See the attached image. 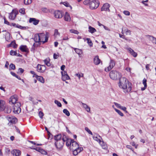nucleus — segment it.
<instances>
[{
  "label": "nucleus",
  "mask_w": 156,
  "mask_h": 156,
  "mask_svg": "<svg viewBox=\"0 0 156 156\" xmlns=\"http://www.w3.org/2000/svg\"><path fill=\"white\" fill-rule=\"evenodd\" d=\"M16 68L15 65L12 63L11 64L9 65V70H10L12 69L14 70Z\"/></svg>",
  "instance_id": "nucleus-37"
},
{
  "label": "nucleus",
  "mask_w": 156,
  "mask_h": 156,
  "mask_svg": "<svg viewBox=\"0 0 156 156\" xmlns=\"http://www.w3.org/2000/svg\"><path fill=\"white\" fill-rule=\"evenodd\" d=\"M58 34H59V33L58 32V30L57 29H55L54 32V35H57Z\"/></svg>",
  "instance_id": "nucleus-62"
},
{
  "label": "nucleus",
  "mask_w": 156,
  "mask_h": 156,
  "mask_svg": "<svg viewBox=\"0 0 156 156\" xmlns=\"http://www.w3.org/2000/svg\"><path fill=\"white\" fill-rule=\"evenodd\" d=\"M114 104L118 108H120V107H121V106L120 105L117 103L116 102H114Z\"/></svg>",
  "instance_id": "nucleus-57"
},
{
  "label": "nucleus",
  "mask_w": 156,
  "mask_h": 156,
  "mask_svg": "<svg viewBox=\"0 0 156 156\" xmlns=\"http://www.w3.org/2000/svg\"><path fill=\"white\" fill-rule=\"evenodd\" d=\"M16 27L22 30H25L26 29V27H23L21 25H20L19 24H17V25Z\"/></svg>",
  "instance_id": "nucleus-46"
},
{
  "label": "nucleus",
  "mask_w": 156,
  "mask_h": 156,
  "mask_svg": "<svg viewBox=\"0 0 156 156\" xmlns=\"http://www.w3.org/2000/svg\"><path fill=\"white\" fill-rule=\"evenodd\" d=\"M40 152L43 154H46L47 153L46 151L42 149L41 150Z\"/></svg>",
  "instance_id": "nucleus-53"
},
{
  "label": "nucleus",
  "mask_w": 156,
  "mask_h": 156,
  "mask_svg": "<svg viewBox=\"0 0 156 156\" xmlns=\"http://www.w3.org/2000/svg\"><path fill=\"white\" fill-rule=\"evenodd\" d=\"M64 20L66 21H70L71 20L70 16L67 12H65L64 17Z\"/></svg>",
  "instance_id": "nucleus-20"
},
{
  "label": "nucleus",
  "mask_w": 156,
  "mask_h": 156,
  "mask_svg": "<svg viewBox=\"0 0 156 156\" xmlns=\"http://www.w3.org/2000/svg\"><path fill=\"white\" fill-rule=\"evenodd\" d=\"M63 112L67 116H69L70 115V113L69 111L66 109H64L63 110Z\"/></svg>",
  "instance_id": "nucleus-35"
},
{
  "label": "nucleus",
  "mask_w": 156,
  "mask_h": 156,
  "mask_svg": "<svg viewBox=\"0 0 156 156\" xmlns=\"http://www.w3.org/2000/svg\"><path fill=\"white\" fill-rule=\"evenodd\" d=\"M99 2L97 0H91L89 3V7L91 9H95L99 6Z\"/></svg>",
  "instance_id": "nucleus-2"
},
{
  "label": "nucleus",
  "mask_w": 156,
  "mask_h": 156,
  "mask_svg": "<svg viewBox=\"0 0 156 156\" xmlns=\"http://www.w3.org/2000/svg\"><path fill=\"white\" fill-rule=\"evenodd\" d=\"M45 39L44 41H42L43 44H44L45 42H46L48 41V38L49 37V33L48 32H46L45 33Z\"/></svg>",
  "instance_id": "nucleus-28"
},
{
  "label": "nucleus",
  "mask_w": 156,
  "mask_h": 156,
  "mask_svg": "<svg viewBox=\"0 0 156 156\" xmlns=\"http://www.w3.org/2000/svg\"><path fill=\"white\" fill-rule=\"evenodd\" d=\"M45 130L46 131H47V132L48 133V136H49V137H50V135H51V134L48 131V128L46 127H45Z\"/></svg>",
  "instance_id": "nucleus-60"
},
{
  "label": "nucleus",
  "mask_w": 156,
  "mask_h": 156,
  "mask_svg": "<svg viewBox=\"0 0 156 156\" xmlns=\"http://www.w3.org/2000/svg\"><path fill=\"white\" fill-rule=\"evenodd\" d=\"M4 23L5 24H7L9 25H10V24L9 22L6 20L5 17L4 18Z\"/></svg>",
  "instance_id": "nucleus-56"
},
{
  "label": "nucleus",
  "mask_w": 156,
  "mask_h": 156,
  "mask_svg": "<svg viewBox=\"0 0 156 156\" xmlns=\"http://www.w3.org/2000/svg\"><path fill=\"white\" fill-rule=\"evenodd\" d=\"M10 54L12 55H18L16 51H13L12 50L10 51Z\"/></svg>",
  "instance_id": "nucleus-45"
},
{
  "label": "nucleus",
  "mask_w": 156,
  "mask_h": 156,
  "mask_svg": "<svg viewBox=\"0 0 156 156\" xmlns=\"http://www.w3.org/2000/svg\"><path fill=\"white\" fill-rule=\"evenodd\" d=\"M39 37L40 38L41 40V42H42V41H43L44 39V38H45V35L44 33H41L39 34Z\"/></svg>",
  "instance_id": "nucleus-31"
},
{
  "label": "nucleus",
  "mask_w": 156,
  "mask_h": 156,
  "mask_svg": "<svg viewBox=\"0 0 156 156\" xmlns=\"http://www.w3.org/2000/svg\"><path fill=\"white\" fill-rule=\"evenodd\" d=\"M58 57V55L56 54L55 53H54L53 55V58L54 59H57Z\"/></svg>",
  "instance_id": "nucleus-61"
},
{
  "label": "nucleus",
  "mask_w": 156,
  "mask_h": 156,
  "mask_svg": "<svg viewBox=\"0 0 156 156\" xmlns=\"http://www.w3.org/2000/svg\"><path fill=\"white\" fill-rule=\"evenodd\" d=\"M74 50L75 52L79 55H80V52L82 51L81 50L77 48H75Z\"/></svg>",
  "instance_id": "nucleus-41"
},
{
  "label": "nucleus",
  "mask_w": 156,
  "mask_h": 156,
  "mask_svg": "<svg viewBox=\"0 0 156 156\" xmlns=\"http://www.w3.org/2000/svg\"><path fill=\"white\" fill-rule=\"evenodd\" d=\"M120 109L123 110V111H125L126 113L127 112L126 110V108L125 107L121 106L120 107Z\"/></svg>",
  "instance_id": "nucleus-54"
},
{
  "label": "nucleus",
  "mask_w": 156,
  "mask_h": 156,
  "mask_svg": "<svg viewBox=\"0 0 156 156\" xmlns=\"http://www.w3.org/2000/svg\"><path fill=\"white\" fill-rule=\"evenodd\" d=\"M86 40L87 41V43L89 45L90 47H92L93 46V43H92L91 41L90 38H87Z\"/></svg>",
  "instance_id": "nucleus-36"
},
{
  "label": "nucleus",
  "mask_w": 156,
  "mask_h": 156,
  "mask_svg": "<svg viewBox=\"0 0 156 156\" xmlns=\"http://www.w3.org/2000/svg\"><path fill=\"white\" fill-rule=\"evenodd\" d=\"M24 71V70L21 68H19L18 69V71L17 72V73H23Z\"/></svg>",
  "instance_id": "nucleus-50"
},
{
  "label": "nucleus",
  "mask_w": 156,
  "mask_h": 156,
  "mask_svg": "<svg viewBox=\"0 0 156 156\" xmlns=\"http://www.w3.org/2000/svg\"><path fill=\"white\" fill-rule=\"evenodd\" d=\"M69 31L72 33H73L77 34H78L79 33V32L78 31L73 29L70 30H69Z\"/></svg>",
  "instance_id": "nucleus-38"
},
{
  "label": "nucleus",
  "mask_w": 156,
  "mask_h": 156,
  "mask_svg": "<svg viewBox=\"0 0 156 156\" xmlns=\"http://www.w3.org/2000/svg\"><path fill=\"white\" fill-rule=\"evenodd\" d=\"M12 154L15 156H19L21 154V151L19 150L14 149L11 152Z\"/></svg>",
  "instance_id": "nucleus-14"
},
{
  "label": "nucleus",
  "mask_w": 156,
  "mask_h": 156,
  "mask_svg": "<svg viewBox=\"0 0 156 156\" xmlns=\"http://www.w3.org/2000/svg\"><path fill=\"white\" fill-rule=\"evenodd\" d=\"M126 33V35L129 34L130 35L131 34V31L129 30H127Z\"/></svg>",
  "instance_id": "nucleus-64"
},
{
  "label": "nucleus",
  "mask_w": 156,
  "mask_h": 156,
  "mask_svg": "<svg viewBox=\"0 0 156 156\" xmlns=\"http://www.w3.org/2000/svg\"><path fill=\"white\" fill-rule=\"evenodd\" d=\"M33 77H36L37 80H38V81H39L41 82L42 83H44V78L41 76H38L37 75L34 76H33Z\"/></svg>",
  "instance_id": "nucleus-22"
},
{
  "label": "nucleus",
  "mask_w": 156,
  "mask_h": 156,
  "mask_svg": "<svg viewBox=\"0 0 156 156\" xmlns=\"http://www.w3.org/2000/svg\"><path fill=\"white\" fill-rule=\"evenodd\" d=\"M80 147L77 143L73 140L70 147V150H76L77 148H80Z\"/></svg>",
  "instance_id": "nucleus-5"
},
{
  "label": "nucleus",
  "mask_w": 156,
  "mask_h": 156,
  "mask_svg": "<svg viewBox=\"0 0 156 156\" xmlns=\"http://www.w3.org/2000/svg\"><path fill=\"white\" fill-rule=\"evenodd\" d=\"M146 36L149 40L151 41L153 43H154L155 41H156V38L153 36L148 35H146Z\"/></svg>",
  "instance_id": "nucleus-23"
},
{
  "label": "nucleus",
  "mask_w": 156,
  "mask_h": 156,
  "mask_svg": "<svg viewBox=\"0 0 156 156\" xmlns=\"http://www.w3.org/2000/svg\"><path fill=\"white\" fill-rule=\"evenodd\" d=\"M128 50L129 53L134 57H136L137 56V53L135 52L132 49L130 48H128Z\"/></svg>",
  "instance_id": "nucleus-26"
},
{
  "label": "nucleus",
  "mask_w": 156,
  "mask_h": 156,
  "mask_svg": "<svg viewBox=\"0 0 156 156\" xmlns=\"http://www.w3.org/2000/svg\"><path fill=\"white\" fill-rule=\"evenodd\" d=\"M85 129L86 131L89 134H91V135H93V134L91 131L88 129V128L87 127H86L85 128Z\"/></svg>",
  "instance_id": "nucleus-47"
},
{
  "label": "nucleus",
  "mask_w": 156,
  "mask_h": 156,
  "mask_svg": "<svg viewBox=\"0 0 156 156\" xmlns=\"http://www.w3.org/2000/svg\"><path fill=\"white\" fill-rule=\"evenodd\" d=\"M62 79L63 81H66V80H68L70 79V77L69 76L68 74L66 75L63 76L62 77Z\"/></svg>",
  "instance_id": "nucleus-34"
},
{
  "label": "nucleus",
  "mask_w": 156,
  "mask_h": 156,
  "mask_svg": "<svg viewBox=\"0 0 156 156\" xmlns=\"http://www.w3.org/2000/svg\"><path fill=\"white\" fill-rule=\"evenodd\" d=\"M20 106L21 104L20 102H17L14 104V106L13 107V112L15 113L19 114L20 112Z\"/></svg>",
  "instance_id": "nucleus-4"
},
{
  "label": "nucleus",
  "mask_w": 156,
  "mask_h": 156,
  "mask_svg": "<svg viewBox=\"0 0 156 156\" xmlns=\"http://www.w3.org/2000/svg\"><path fill=\"white\" fill-rule=\"evenodd\" d=\"M73 140L71 139H67L66 140V145L69 147V146H71V144H72V142H73Z\"/></svg>",
  "instance_id": "nucleus-27"
},
{
  "label": "nucleus",
  "mask_w": 156,
  "mask_h": 156,
  "mask_svg": "<svg viewBox=\"0 0 156 156\" xmlns=\"http://www.w3.org/2000/svg\"><path fill=\"white\" fill-rule=\"evenodd\" d=\"M62 137V135L61 134H59L55 136V139L56 141L62 140L61 139Z\"/></svg>",
  "instance_id": "nucleus-32"
},
{
  "label": "nucleus",
  "mask_w": 156,
  "mask_h": 156,
  "mask_svg": "<svg viewBox=\"0 0 156 156\" xmlns=\"http://www.w3.org/2000/svg\"><path fill=\"white\" fill-rule=\"evenodd\" d=\"M39 22V20H37L35 18H30L29 20V23H32L33 24L35 25L38 24Z\"/></svg>",
  "instance_id": "nucleus-13"
},
{
  "label": "nucleus",
  "mask_w": 156,
  "mask_h": 156,
  "mask_svg": "<svg viewBox=\"0 0 156 156\" xmlns=\"http://www.w3.org/2000/svg\"><path fill=\"white\" fill-rule=\"evenodd\" d=\"M55 17L57 18H61L62 17V12L59 10L55 11L54 12Z\"/></svg>",
  "instance_id": "nucleus-9"
},
{
  "label": "nucleus",
  "mask_w": 156,
  "mask_h": 156,
  "mask_svg": "<svg viewBox=\"0 0 156 156\" xmlns=\"http://www.w3.org/2000/svg\"><path fill=\"white\" fill-rule=\"evenodd\" d=\"M61 73L62 74V76H63L66 75L67 74V72L65 71H64L63 72L62 71L61 72Z\"/></svg>",
  "instance_id": "nucleus-58"
},
{
  "label": "nucleus",
  "mask_w": 156,
  "mask_h": 156,
  "mask_svg": "<svg viewBox=\"0 0 156 156\" xmlns=\"http://www.w3.org/2000/svg\"><path fill=\"white\" fill-rule=\"evenodd\" d=\"M17 14V12L16 11H14L13 10L9 14V18L10 19L12 20H14Z\"/></svg>",
  "instance_id": "nucleus-12"
},
{
  "label": "nucleus",
  "mask_w": 156,
  "mask_h": 156,
  "mask_svg": "<svg viewBox=\"0 0 156 156\" xmlns=\"http://www.w3.org/2000/svg\"><path fill=\"white\" fill-rule=\"evenodd\" d=\"M101 146L103 148L105 149L107 148V146L104 144V142L103 143H101Z\"/></svg>",
  "instance_id": "nucleus-59"
},
{
  "label": "nucleus",
  "mask_w": 156,
  "mask_h": 156,
  "mask_svg": "<svg viewBox=\"0 0 156 156\" xmlns=\"http://www.w3.org/2000/svg\"><path fill=\"white\" fill-rule=\"evenodd\" d=\"M17 101V98L16 97H15L14 96H12L10 98V100H9V103L10 104L11 103L12 104H15V103H17V102H16Z\"/></svg>",
  "instance_id": "nucleus-21"
},
{
  "label": "nucleus",
  "mask_w": 156,
  "mask_h": 156,
  "mask_svg": "<svg viewBox=\"0 0 156 156\" xmlns=\"http://www.w3.org/2000/svg\"><path fill=\"white\" fill-rule=\"evenodd\" d=\"M41 42H39V43H37L35 44V43H34L33 44V47H34L35 48H36L37 47L39 46L41 44Z\"/></svg>",
  "instance_id": "nucleus-48"
},
{
  "label": "nucleus",
  "mask_w": 156,
  "mask_h": 156,
  "mask_svg": "<svg viewBox=\"0 0 156 156\" xmlns=\"http://www.w3.org/2000/svg\"><path fill=\"white\" fill-rule=\"evenodd\" d=\"M63 4L64 5L67 7H70L71 9H72V6L70 5L69 3L66 2H63Z\"/></svg>",
  "instance_id": "nucleus-42"
},
{
  "label": "nucleus",
  "mask_w": 156,
  "mask_h": 156,
  "mask_svg": "<svg viewBox=\"0 0 156 156\" xmlns=\"http://www.w3.org/2000/svg\"><path fill=\"white\" fill-rule=\"evenodd\" d=\"M115 111L121 116H123L124 115L123 113L122 112L120 111L119 110L117 109L116 108H115Z\"/></svg>",
  "instance_id": "nucleus-39"
},
{
  "label": "nucleus",
  "mask_w": 156,
  "mask_h": 156,
  "mask_svg": "<svg viewBox=\"0 0 156 156\" xmlns=\"http://www.w3.org/2000/svg\"><path fill=\"white\" fill-rule=\"evenodd\" d=\"M93 138L94 140L97 141L98 142H99L100 144H101V143H103V141H101V140H100V139H99L98 138V134H95L94 136H93Z\"/></svg>",
  "instance_id": "nucleus-25"
},
{
  "label": "nucleus",
  "mask_w": 156,
  "mask_h": 156,
  "mask_svg": "<svg viewBox=\"0 0 156 156\" xmlns=\"http://www.w3.org/2000/svg\"><path fill=\"white\" fill-rule=\"evenodd\" d=\"M37 70L38 72L43 73L46 70V67L45 65L38 64L37 67Z\"/></svg>",
  "instance_id": "nucleus-7"
},
{
  "label": "nucleus",
  "mask_w": 156,
  "mask_h": 156,
  "mask_svg": "<svg viewBox=\"0 0 156 156\" xmlns=\"http://www.w3.org/2000/svg\"><path fill=\"white\" fill-rule=\"evenodd\" d=\"M20 50L23 52L27 53L29 52V49L26 45H21L20 48Z\"/></svg>",
  "instance_id": "nucleus-16"
},
{
  "label": "nucleus",
  "mask_w": 156,
  "mask_h": 156,
  "mask_svg": "<svg viewBox=\"0 0 156 156\" xmlns=\"http://www.w3.org/2000/svg\"><path fill=\"white\" fill-rule=\"evenodd\" d=\"M63 144L64 143L62 140L56 141L55 143V145L57 149L59 150L61 149Z\"/></svg>",
  "instance_id": "nucleus-6"
},
{
  "label": "nucleus",
  "mask_w": 156,
  "mask_h": 156,
  "mask_svg": "<svg viewBox=\"0 0 156 156\" xmlns=\"http://www.w3.org/2000/svg\"><path fill=\"white\" fill-rule=\"evenodd\" d=\"M109 76L110 78L113 80H116L120 77L119 73L116 70L111 71Z\"/></svg>",
  "instance_id": "nucleus-3"
},
{
  "label": "nucleus",
  "mask_w": 156,
  "mask_h": 156,
  "mask_svg": "<svg viewBox=\"0 0 156 156\" xmlns=\"http://www.w3.org/2000/svg\"><path fill=\"white\" fill-rule=\"evenodd\" d=\"M115 63L114 60L111 59L110 63V65L109 66L105 69V70L106 72H108L110 71L115 66Z\"/></svg>",
  "instance_id": "nucleus-8"
},
{
  "label": "nucleus",
  "mask_w": 156,
  "mask_h": 156,
  "mask_svg": "<svg viewBox=\"0 0 156 156\" xmlns=\"http://www.w3.org/2000/svg\"><path fill=\"white\" fill-rule=\"evenodd\" d=\"M83 107L86 109V111L88 112H90V108L86 104L82 103Z\"/></svg>",
  "instance_id": "nucleus-29"
},
{
  "label": "nucleus",
  "mask_w": 156,
  "mask_h": 156,
  "mask_svg": "<svg viewBox=\"0 0 156 156\" xmlns=\"http://www.w3.org/2000/svg\"><path fill=\"white\" fill-rule=\"evenodd\" d=\"M101 60L99 58L98 56H96L94 58V62L95 65H98L100 62Z\"/></svg>",
  "instance_id": "nucleus-19"
},
{
  "label": "nucleus",
  "mask_w": 156,
  "mask_h": 156,
  "mask_svg": "<svg viewBox=\"0 0 156 156\" xmlns=\"http://www.w3.org/2000/svg\"><path fill=\"white\" fill-rule=\"evenodd\" d=\"M13 46L14 48H16L17 46V45L16 44L15 41H12L9 44V46Z\"/></svg>",
  "instance_id": "nucleus-33"
},
{
  "label": "nucleus",
  "mask_w": 156,
  "mask_h": 156,
  "mask_svg": "<svg viewBox=\"0 0 156 156\" xmlns=\"http://www.w3.org/2000/svg\"><path fill=\"white\" fill-rule=\"evenodd\" d=\"M24 3L25 5H28L32 2V0H24Z\"/></svg>",
  "instance_id": "nucleus-43"
},
{
  "label": "nucleus",
  "mask_w": 156,
  "mask_h": 156,
  "mask_svg": "<svg viewBox=\"0 0 156 156\" xmlns=\"http://www.w3.org/2000/svg\"><path fill=\"white\" fill-rule=\"evenodd\" d=\"M3 111H4L5 113H9L11 111V108L9 106H5L4 108Z\"/></svg>",
  "instance_id": "nucleus-24"
},
{
  "label": "nucleus",
  "mask_w": 156,
  "mask_h": 156,
  "mask_svg": "<svg viewBox=\"0 0 156 156\" xmlns=\"http://www.w3.org/2000/svg\"><path fill=\"white\" fill-rule=\"evenodd\" d=\"M19 12L23 15L25 14V9L24 8H21L19 9Z\"/></svg>",
  "instance_id": "nucleus-44"
},
{
  "label": "nucleus",
  "mask_w": 156,
  "mask_h": 156,
  "mask_svg": "<svg viewBox=\"0 0 156 156\" xmlns=\"http://www.w3.org/2000/svg\"><path fill=\"white\" fill-rule=\"evenodd\" d=\"M44 115L43 112L41 111H40L39 113V116L41 118H42Z\"/></svg>",
  "instance_id": "nucleus-52"
},
{
  "label": "nucleus",
  "mask_w": 156,
  "mask_h": 156,
  "mask_svg": "<svg viewBox=\"0 0 156 156\" xmlns=\"http://www.w3.org/2000/svg\"><path fill=\"white\" fill-rule=\"evenodd\" d=\"M5 102L2 100H0V111H3L4 108L5 107Z\"/></svg>",
  "instance_id": "nucleus-18"
},
{
  "label": "nucleus",
  "mask_w": 156,
  "mask_h": 156,
  "mask_svg": "<svg viewBox=\"0 0 156 156\" xmlns=\"http://www.w3.org/2000/svg\"><path fill=\"white\" fill-rule=\"evenodd\" d=\"M34 149L36 150V151H37L40 152V151L41 150V149L40 147H37L36 148H34Z\"/></svg>",
  "instance_id": "nucleus-63"
},
{
  "label": "nucleus",
  "mask_w": 156,
  "mask_h": 156,
  "mask_svg": "<svg viewBox=\"0 0 156 156\" xmlns=\"http://www.w3.org/2000/svg\"><path fill=\"white\" fill-rule=\"evenodd\" d=\"M119 86L122 88L123 92L128 93L130 92L132 90V87L128 80L125 77H122L119 79Z\"/></svg>",
  "instance_id": "nucleus-1"
},
{
  "label": "nucleus",
  "mask_w": 156,
  "mask_h": 156,
  "mask_svg": "<svg viewBox=\"0 0 156 156\" xmlns=\"http://www.w3.org/2000/svg\"><path fill=\"white\" fill-rule=\"evenodd\" d=\"M7 118L8 121L12 123L15 124L17 122V119L16 118L13 117L12 116H7Z\"/></svg>",
  "instance_id": "nucleus-11"
},
{
  "label": "nucleus",
  "mask_w": 156,
  "mask_h": 156,
  "mask_svg": "<svg viewBox=\"0 0 156 156\" xmlns=\"http://www.w3.org/2000/svg\"><path fill=\"white\" fill-rule=\"evenodd\" d=\"M83 149L82 147H80V148H77L76 150H71L73 151V154L74 155H77L78 154L80 153L81 151H83Z\"/></svg>",
  "instance_id": "nucleus-15"
},
{
  "label": "nucleus",
  "mask_w": 156,
  "mask_h": 156,
  "mask_svg": "<svg viewBox=\"0 0 156 156\" xmlns=\"http://www.w3.org/2000/svg\"><path fill=\"white\" fill-rule=\"evenodd\" d=\"M123 13L126 15L129 16L130 15V12L128 11H124L123 12Z\"/></svg>",
  "instance_id": "nucleus-55"
},
{
  "label": "nucleus",
  "mask_w": 156,
  "mask_h": 156,
  "mask_svg": "<svg viewBox=\"0 0 156 156\" xmlns=\"http://www.w3.org/2000/svg\"><path fill=\"white\" fill-rule=\"evenodd\" d=\"M39 36V34H36L34 35L33 39L35 42L39 43V42H41Z\"/></svg>",
  "instance_id": "nucleus-17"
},
{
  "label": "nucleus",
  "mask_w": 156,
  "mask_h": 156,
  "mask_svg": "<svg viewBox=\"0 0 156 156\" xmlns=\"http://www.w3.org/2000/svg\"><path fill=\"white\" fill-rule=\"evenodd\" d=\"M96 31V30L94 27L90 26L89 27V32L93 34Z\"/></svg>",
  "instance_id": "nucleus-30"
},
{
  "label": "nucleus",
  "mask_w": 156,
  "mask_h": 156,
  "mask_svg": "<svg viewBox=\"0 0 156 156\" xmlns=\"http://www.w3.org/2000/svg\"><path fill=\"white\" fill-rule=\"evenodd\" d=\"M143 84H144V86L145 87H147V80L146 79L144 78L143 80Z\"/></svg>",
  "instance_id": "nucleus-51"
},
{
  "label": "nucleus",
  "mask_w": 156,
  "mask_h": 156,
  "mask_svg": "<svg viewBox=\"0 0 156 156\" xmlns=\"http://www.w3.org/2000/svg\"><path fill=\"white\" fill-rule=\"evenodd\" d=\"M110 5L108 3H106L104 4L101 9V11H108L110 12V10L109 9Z\"/></svg>",
  "instance_id": "nucleus-10"
},
{
  "label": "nucleus",
  "mask_w": 156,
  "mask_h": 156,
  "mask_svg": "<svg viewBox=\"0 0 156 156\" xmlns=\"http://www.w3.org/2000/svg\"><path fill=\"white\" fill-rule=\"evenodd\" d=\"M44 62L45 63V64L46 65V64L48 63L50 61V59L49 58H47L45 59L44 60Z\"/></svg>",
  "instance_id": "nucleus-49"
},
{
  "label": "nucleus",
  "mask_w": 156,
  "mask_h": 156,
  "mask_svg": "<svg viewBox=\"0 0 156 156\" xmlns=\"http://www.w3.org/2000/svg\"><path fill=\"white\" fill-rule=\"evenodd\" d=\"M54 102L57 105V106L58 107H62L61 104L59 101L58 100H55L54 101Z\"/></svg>",
  "instance_id": "nucleus-40"
}]
</instances>
